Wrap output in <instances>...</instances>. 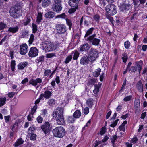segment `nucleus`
Segmentation results:
<instances>
[{"label": "nucleus", "mask_w": 147, "mask_h": 147, "mask_svg": "<svg viewBox=\"0 0 147 147\" xmlns=\"http://www.w3.org/2000/svg\"><path fill=\"white\" fill-rule=\"evenodd\" d=\"M63 111V109L59 108L53 113V117L55 119L57 123L59 125H63L65 123Z\"/></svg>", "instance_id": "1"}, {"label": "nucleus", "mask_w": 147, "mask_h": 147, "mask_svg": "<svg viewBox=\"0 0 147 147\" xmlns=\"http://www.w3.org/2000/svg\"><path fill=\"white\" fill-rule=\"evenodd\" d=\"M59 43L54 44L47 42L43 45L42 49L45 52H47L56 50L59 48Z\"/></svg>", "instance_id": "2"}, {"label": "nucleus", "mask_w": 147, "mask_h": 147, "mask_svg": "<svg viewBox=\"0 0 147 147\" xmlns=\"http://www.w3.org/2000/svg\"><path fill=\"white\" fill-rule=\"evenodd\" d=\"M10 13V16L15 18H18L22 15V10L18 4L11 8Z\"/></svg>", "instance_id": "3"}, {"label": "nucleus", "mask_w": 147, "mask_h": 147, "mask_svg": "<svg viewBox=\"0 0 147 147\" xmlns=\"http://www.w3.org/2000/svg\"><path fill=\"white\" fill-rule=\"evenodd\" d=\"M53 133L55 137L62 138L65 135V131L63 127L60 126L54 129L53 130Z\"/></svg>", "instance_id": "4"}, {"label": "nucleus", "mask_w": 147, "mask_h": 147, "mask_svg": "<svg viewBox=\"0 0 147 147\" xmlns=\"http://www.w3.org/2000/svg\"><path fill=\"white\" fill-rule=\"evenodd\" d=\"M142 61L136 62L135 65L132 66L129 69V72L130 73H134L138 71L140 73L142 69Z\"/></svg>", "instance_id": "5"}, {"label": "nucleus", "mask_w": 147, "mask_h": 147, "mask_svg": "<svg viewBox=\"0 0 147 147\" xmlns=\"http://www.w3.org/2000/svg\"><path fill=\"white\" fill-rule=\"evenodd\" d=\"M88 57L90 61H94L98 57V51L95 49L91 48L89 51Z\"/></svg>", "instance_id": "6"}, {"label": "nucleus", "mask_w": 147, "mask_h": 147, "mask_svg": "<svg viewBox=\"0 0 147 147\" xmlns=\"http://www.w3.org/2000/svg\"><path fill=\"white\" fill-rule=\"evenodd\" d=\"M105 10L107 13L111 16L117 13L115 6L113 4L108 5L106 7Z\"/></svg>", "instance_id": "7"}, {"label": "nucleus", "mask_w": 147, "mask_h": 147, "mask_svg": "<svg viewBox=\"0 0 147 147\" xmlns=\"http://www.w3.org/2000/svg\"><path fill=\"white\" fill-rule=\"evenodd\" d=\"M87 41H89L92 44L94 45H98L100 42V39L97 38L96 35L94 34L88 37Z\"/></svg>", "instance_id": "8"}, {"label": "nucleus", "mask_w": 147, "mask_h": 147, "mask_svg": "<svg viewBox=\"0 0 147 147\" xmlns=\"http://www.w3.org/2000/svg\"><path fill=\"white\" fill-rule=\"evenodd\" d=\"M38 53V51L35 47H33L30 48L28 53V56L30 57H34L37 56Z\"/></svg>", "instance_id": "9"}, {"label": "nucleus", "mask_w": 147, "mask_h": 147, "mask_svg": "<svg viewBox=\"0 0 147 147\" xmlns=\"http://www.w3.org/2000/svg\"><path fill=\"white\" fill-rule=\"evenodd\" d=\"M57 32L60 34H63L66 31V27L63 24H57L56 26Z\"/></svg>", "instance_id": "10"}, {"label": "nucleus", "mask_w": 147, "mask_h": 147, "mask_svg": "<svg viewBox=\"0 0 147 147\" xmlns=\"http://www.w3.org/2000/svg\"><path fill=\"white\" fill-rule=\"evenodd\" d=\"M41 129L45 134H49L50 131V125L48 122H46L41 126Z\"/></svg>", "instance_id": "11"}, {"label": "nucleus", "mask_w": 147, "mask_h": 147, "mask_svg": "<svg viewBox=\"0 0 147 147\" xmlns=\"http://www.w3.org/2000/svg\"><path fill=\"white\" fill-rule=\"evenodd\" d=\"M52 9L54 11L59 13L62 10V7L61 3H54Z\"/></svg>", "instance_id": "12"}, {"label": "nucleus", "mask_w": 147, "mask_h": 147, "mask_svg": "<svg viewBox=\"0 0 147 147\" xmlns=\"http://www.w3.org/2000/svg\"><path fill=\"white\" fill-rule=\"evenodd\" d=\"M28 46L26 44H24L20 46V53L22 55H25L28 51Z\"/></svg>", "instance_id": "13"}, {"label": "nucleus", "mask_w": 147, "mask_h": 147, "mask_svg": "<svg viewBox=\"0 0 147 147\" xmlns=\"http://www.w3.org/2000/svg\"><path fill=\"white\" fill-rule=\"evenodd\" d=\"M42 79L40 78H38L36 79H31L29 81V83L32 85L35 86L38 84H40L42 83Z\"/></svg>", "instance_id": "14"}, {"label": "nucleus", "mask_w": 147, "mask_h": 147, "mask_svg": "<svg viewBox=\"0 0 147 147\" xmlns=\"http://www.w3.org/2000/svg\"><path fill=\"white\" fill-rule=\"evenodd\" d=\"M52 93L49 90H46L44 93L40 95V98L42 99L43 97L46 99L49 98L52 95Z\"/></svg>", "instance_id": "15"}, {"label": "nucleus", "mask_w": 147, "mask_h": 147, "mask_svg": "<svg viewBox=\"0 0 147 147\" xmlns=\"http://www.w3.org/2000/svg\"><path fill=\"white\" fill-rule=\"evenodd\" d=\"M131 6L129 4L123 3L120 7V9L123 11L126 12L131 9Z\"/></svg>", "instance_id": "16"}, {"label": "nucleus", "mask_w": 147, "mask_h": 147, "mask_svg": "<svg viewBox=\"0 0 147 147\" xmlns=\"http://www.w3.org/2000/svg\"><path fill=\"white\" fill-rule=\"evenodd\" d=\"M89 58L87 56L82 57L80 59V64L83 65L88 64L89 61Z\"/></svg>", "instance_id": "17"}, {"label": "nucleus", "mask_w": 147, "mask_h": 147, "mask_svg": "<svg viewBox=\"0 0 147 147\" xmlns=\"http://www.w3.org/2000/svg\"><path fill=\"white\" fill-rule=\"evenodd\" d=\"M80 0H69L68 3L71 7H76L77 8L78 7V4Z\"/></svg>", "instance_id": "18"}, {"label": "nucleus", "mask_w": 147, "mask_h": 147, "mask_svg": "<svg viewBox=\"0 0 147 147\" xmlns=\"http://www.w3.org/2000/svg\"><path fill=\"white\" fill-rule=\"evenodd\" d=\"M137 89L140 92L143 91V84L141 80L139 81L136 84V85Z\"/></svg>", "instance_id": "19"}, {"label": "nucleus", "mask_w": 147, "mask_h": 147, "mask_svg": "<svg viewBox=\"0 0 147 147\" xmlns=\"http://www.w3.org/2000/svg\"><path fill=\"white\" fill-rule=\"evenodd\" d=\"M80 50L81 51H88L90 48V45L88 43L82 45L80 46Z\"/></svg>", "instance_id": "20"}, {"label": "nucleus", "mask_w": 147, "mask_h": 147, "mask_svg": "<svg viewBox=\"0 0 147 147\" xmlns=\"http://www.w3.org/2000/svg\"><path fill=\"white\" fill-rule=\"evenodd\" d=\"M55 13L52 11L48 12L45 14V17L46 18L51 19L55 16Z\"/></svg>", "instance_id": "21"}, {"label": "nucleus", "mask_w": 147, "mask_h": 147, "mask_svg": "<svg viewBox=\"0 0 147 147\" xmlns=\"http://www.w3.org/2000/svg\"><path fill=\"white\" fill-rule=\"evenodd\" d=\"M19 28L17 26L11 27L8 29V31L14 33L18 32Z\"/></svg>", "instance_id": "22"}, {"label": "nucleus", "mask_w": 147, "mask_h": 147, "mask_svg": "<svg viewBox=\"0 0 147 147\" xmlns=\"http://www.w3.org/2000/svg\"><path fill=\"white\" fill-rule=\"evenodd\" d=\"M101 84L98 83V84H95V88L93 90V92L94 94H97L99 92V89L100 88Z\"/></svg>", "instance_id": "23"}, {"label": "nucleus", "mask_w": 147, "mask_h": 147, "mask_svg": "<svg viewBox=\"0 0 147 147\" xmlns=\"http://www.w3.org/2000/svg\"><path fill=\"white\" fill-rule=\"evenodd\" d=\"M28 63L27 62H21L19 64L18 67L19 69H22L26 67Z\"/></svg>", "instance_id": "24"}, {"label": "nucleus", "mask_w": 147, "mask_h": 147, "mask_svg": "<svg viewBox=\"0 0 147 147\" xmlns=\"http://www.w3.org/2000/svg\"><path fill=\"white\" fill-rule=\"evenodd\" d=\"M86 103L89 107H92L93 105V99L92 98H89L87 100Z\"/></svg>", "instance_id": "25"}, {"label": "nucleus", "mask_w": 147, "mask_h": 147, "mask_svg": "<svg viewBox=\"0 0 147 147\" xmlns=\"http://www.w3.org/2000/svg\"><path fill=\"white\" fill-rule=\"evenodd\" d=\"M50 3V0H44L42 1V5L44 7H46L48 6Z\"/></svg>", "instance_id": "26"}, {"label": "nucleus", "mask_w": 147, "mask_h": 147, "mask_svg": "<svg viewBox=\"0 0 147 147\" xmlns=\"http://www.w3.org/2000/svg\"><path fill=\"white\" fill-rule=\"evenodd\" d=\"M81 115V113L80 111L78 110L75 111L74 113L73 116L74 118H79Z\"/></svg>", "instance_id": "27"}, {"label": "nucleus", "mask_w": 147, "mask_h": 147, "mask_svg": "<svg viewBox=\"0 0 147 147\" xmlns=\"http://www.w3.org/2000/svg\"><path fill=\"white\" fill-rule=\"evenodd\" d=\"M94 30V28L92 27L90 29H89L86 32L85 36L84 37H87L88 35L92 34L93 31Z\"/></svg>", "instance_id": "28"}, {"label": "nucleus", "mask_w": 147, "mask_h": 147, "mask_svg": "<svg viewBox=\"0 0 147 147\" xmlns=\"http://www.w3.org/2000/svg\"><path fill=\"white\" fill-rule=\"evenodd\" d=\"M101 69L100 68H98V69L94 71L93 73V75L95 77H98L100 74Z\"/></svg>", "instance_id": "29"}, {"label": "nucleus", "mask_w": 147, "mask_h": 147, "mask_svg": "<svg viewBox=\"0 0 147 147\" xmlns=\"http://www.w3.org/2000/svg\"><path fill=\"white\" fill-rule=\"evenodd\" d=\"M24 142L23 140L22 139V138H20L16 141L15 144V146H18L19 145H21L23 144Z\"/></svg>", "instance_id": "30"}, {"label": "nucleus", "mask_w": 147, "mask_h": 147, "mask_svg": "<svg viewBox=\"0 0 147 147\" xmlns=\"http://www.w3.org/2000/svg\"><path fill=\"white\" fill-rule=\"evenodd\" d=\"M55 100L53 99H49L47 102V104L50 106H53L55 104Z\"/></svg>", "instance_id": "31"}, {"label": "nucleus", "mask_w": 147, "mask_h": 147, "mask_svg": "<svg viewBox=\"0 0 147 147\" xmlns=\"http://www.w3.org/2000/svg\"><path fill=\"white\" fill-rule=\"evenodd\" d=\"M42 19V16L41 13L40 12L39 13L37 16V22L38 23H39L41 21Z\"/></svg>", "instance_id": "32"}, {"label": "nucleus", "mask_w": 147, "mask_h": 147, "mask_svg": "<svg viewBox=\"0 0 147 147\" xmlns=\"http://www.w3.org/2000/svg\"><path fill=\"white\" fill-rule=\"evenodd\" d=\"M6 100V98L5 97L0 98V107L5 104Z\"/></svg>", "instance_id": "33"}, {"label": "nucleus", "mask_w": 147, "mask_h": 147, "mask_svg": "<svg viewBox=\"0 0 147 147\" xmlns=\"http://www.w3.org/2000/svg\"><path fill=\"white\" fill-rule=\"evenodd\" d=\"M135 108L136 110H138L140 107V101L139 100L135 101Z\"/></svg>", "instance_id": "34"}, {"label": "nucleus", "mask_w": 147, "mask_h": 147, "mask_svg": "<svg viewBox=\"0 0 147 147\" xmlns=\"http://www.w3.org/2000/svg\"><path fill=\"white\" fill-rule=\"evenodd\" d=\"M66 21L67 24L69 26V29L70 30L72 27V22L71 20L68 19H66Z\"/></svg>", "instance_id": "35"}, {"label": "nucleus", "mask_w": 147, "mask_h": 147, "mask_svg": "<svg viewBox=\"0 0 147 147\" xmlns=\"http://www.w3.org/2000/svg\"><path fill=\"white\" fill-rule=\"evenodd\" d=\"M132 98V96L129 95L125 97L123 99V100L124 101L127 102L131 100Z\"/></svg>", "instance_id": "36"}, {"label": "nucleus", "mask_w": 147, "mask_h": 147, "mask_svg": "<svg viewBox=\"0 0 147 147\" xmlns=\"http://www.w3.org/2000/svg\"><path fill=\"white\" fill-rule=\"evenodd\" d=\"M75 121L74 117L72 116L69 117L67 119V121L68 123H72Z\"/></svg>", "instance_id": "37"}, {"label": "nucleus", "mask_w": 147, "mask_h": 147, "mask_svg": "<svg viewBox=\"0 0 147 147\" xmlns=\"http://www.w3.org/2000/svg\"><path fill=\"white\" fill-rule=\"evenodd\" d=\"M32 31L33 32L35 33L37 31V25L34 23L32 24Z\"/></svg>", "instance_id": "38"}, {"label": "nucleus", "mask_w": 147, "mask_h": 147, "mask_svg": "<svg viewBox=\"0 0 147 147\" xmlns=\"http://www.w3.org/2000/svg\"><path fill=\"white\" fill-rule=\"evenodd\" d=\"M16 65L15 61V60H12L11 62V66L12 71H14Z\"/></svg>", "instance_id": "39"}, {"label": "nucleus", "mask_w": 147, "mask_h": 147, "mask_svg": "<svg viewBox=\"0 0 147 147\" xmlns=\"http://www.w3.org/2000/svg\"><path fill=\"white\" fill-rule=\"evenodd\" d=\"M74 7L73 8H71L69 9V10L68 12L70 14H72L74 13L76 11V10L78 8V7L76 8V7Z\"/></svg>", "instance_id": "40"}, {"label": "nucleus", "mask_w": 147, "mask_h": 147, "mask_svg": "<svg viewBox=\"0 0 147 147\" xmlns=\"http://www.w3.org/2000/svg\"><path fill=\"white\" fill-rule=\"evenodd\" d=\"M97 82L96 79H92L89 81L88 83L89 84L94 85Z\"/></svg>", "instance_id": "41"}, {"label": "nucleus", "mask_w": 147, "mask_h": 147, "mask_svg": "<svg viewBox=\"0 0 147 147\" xmlns=\"http://www.w3.org/2000/svg\"><path fill=\"white\" fill-rule=\"evenodd\" d=\"M117 136L116 135H114L111 138V142L113 144V147H114V142L117 139Z\"/></svg>", "instance_id": "42"}, {"label": "nucleus", "mask_w": 147, "mask_h": 147, "mask_svg": "<svg viewBox=\"0 0 147 147\" xmlns=\"http://www.w3.org/2000/svg\"><path fill=\"white\" fill-rule=\"evenodd\" d=\"M72 58L71 55H69L66 58V60L65 62L66 63H68L72 59Z\"/></svg>", "instance_id": "43"}, {"label": "nucleus", "mask_w": 147, "mask_h": 147, "mask_svg": "<svg viewBox=\"0 0 147 147\" xmlns=\"http://www.w3.org/2000/svg\"><path fill=\"white\" fill-rule=\"evenodd\" d=\"M55 56V53H51L47 54L46 57L48 58H51Z\"/></svg>", "instance_id": "44"}, {"label": "nucleus", "mask_w": 147, "mask_h": 147, "mask_svg": "<svg viewBox=\"0 0 147 147\" xmlns=\"http://www.w3.org/2000/svg\"><path fill=\"white\" fill-rule=\"evenodd\" d=\"M79 53L78 52H75L74 53V55L73 57V59L74 60L77 59L78 58L79 56Z\"/></svg>", "instance_id": "45"}, {"label": "nucleus", "mask_w": 147, "mask_h": 147, "mask_svg": "<svg viewBox=\"0 0 147 147\" xmlns=\"http://www.w3.org/2000/svg\"><path fill=\"white\" fill-rule=\"evenodd\" d=\"M31 21L30 19L27 18L26 20H25L23 22V24L24 26H26Z\"/></svg>", "instance_id": "46"}, {"label": "nucleus", "mask_w": 147, "mask_h": 147, "mask_svg": "<svg viewBox=\"0 0 147 147\" xmlns=\"http://www.w3.org/2000/svg\"><path fill=\"white\" fill-rule=\"evenodd\" d=\"M34 35L33 34H31L29 40V44H31L32 43L34 40Z\"/></svg>", "instance_id": "47"}, {"label": "nucleus", "mask_w": 147, "mask_h": 147, "mask_svg": "<svg viewBox=\"0 0 147 147\" xmlns=\"http://www.w3.org/2000/svg\"><path fill=\"white\" fill-rule=\"evenodd\" d=\"M106 131V129L105 127H103L101 129L100 134L101 135H102Z\"/></svg>", "instance_id": "48"}, {"label": "nucleus", "mask_w": 147, "mask_h": 147, "mask_svg": "<svg viewBox=\"0 0 147 147\" xmlns=\"http://www.w3.org/2000/svg\"><path fill=\"white\" fill-rule=\"evenodd\" d=\"M101 142L102 141H99V140H96L93 144V146H94V147H97L99 144L101 143Z\"/></svg>", "instance_id": "49"}, {"label": "nucleus", "mask_w": 147, "mask_h": 147, "mask_svg": "<svg viewBox=\"0 0 147 147\" xmlns=\"http://www.w3.org/2000/svg\"><path fill=\"white\" fill-rule=\"evenodd\" d=\"M130 45V43L128 41L125 42L124 43V46L127 49H128Z\"/></svg>", "instance_id": "50"}, {"label": "nucleus", "mask_w": 147, "mask_h": 147, "mask_svg": "<svg viewBox=\"0 0 147 147\" xmlns=\"http://www.w3.org/2000/svg\"><path fill=\"white\" fill-rule=\"evenodd\" d=\"M44 57L43 56L39 57L37 58V60L38 61V62L43 61L44 60Z\"/></svg>", "instance_id": "51"}, {"label": "nucleus", "mask_w": 147, "mask_h": 147, "mask_svg": "<svg viewBox=\"0 0 147 147\" xmlns=\"http://www.w3.org/2000/svg\"><path fill=\"white\" fill-rule=\"evenodd\" d=\"M51 73V71L50 70H46L44 72V76H48Z\"/></svg>", "instance_id": "52"}, {"label": "nucleus", "mask_w": 147, "mask_h": 147, "mask_svg": "<svg viewBox=\"0 0 147 147\" xmlns=\"http://www.w3.org/2000/svg\"><path fill=\"white\" fill-rule=\"evenodd\" d=\"M37 120L38 123H41L42 122L43 118L40 116H39L37 117Z\"/></svg>", "instance_id": "53"}, {"label": "nucleus", "mask_w": 147, "mask_h": 147, "mask_svg": "<svg viewBox=\"0 0 147 147\" xmlns=\"http://www.w3.org/2000/svg\"><path fill=\"white\" fill-rule=\"evenodd\" d=\"M119 120V119H117L115 120L113 123H112L110 125V126L112 127H114L117 125V122Z\"/></svg>", "instance_id": "54"}, {"label": "nucleus", "mask_w": 147, "mask_h": 147, "mask_svg": "<svg viewBox=\"0 0 147 147\" xmlns=\"http://www.w3.org/2000/svg\"><path fill=\"white\" fill-rule=\"evenodd\" d=\"M35 129V128L34 127H30L28 129V133H31L32 132L34 131Z\"/></svg>", "instance_id": "55"}, {"label": "nucleus", "mask_w": 147, "mask_h": 147, "mask_svg": "<svg viewBox=\"0 0 147 147\" xmlns=\"http://www.w3.org/2000/svg\"><path fill=\"white\" fill-rule=\"evenodd\" d=\"M119 129L120 130V131H123V132H124L125 130V126L123 125H121L119 126Z\"/></svg>", "instance_id": "56"}, {"label": "nucleus", "mask_w": 147, "mask_h": 147, "mask_svg": "<svg viewBox=\"0 0 147 147\" xmlns=\"http://www.w3.org/2000/svg\"><path fill=\"white\" fill-rule=\"evenodd\" d=\"M36 135L34 134H32L30 136V139L31 140H34L36 139Z\"/></svg>", "instance_id": "57"}, {"label": "nucleus", "mask_w": 147, "mask_h": 147, "mask_svg": "<svg viewBox=\"0 0 147 147\" xmlns=\"http://www.w3.org/2000/svg\"><path fill=\"white\" fill-rule=\"evenodd\" d=\"M5 24L3 23H0V30L4 29L5 26Z\"/></svg>", "instance_id": "58"}, {"label": "nucleus", "mask_w": 147, "mask_h": 147, "mask_svg": "<svg viewBox=\"0 0 147 147\" xmlns=\"http://www.w3.org/2000/svg\"><path fill=\"white\" fill-rule=\"evenodd\" d=\"M89 112V109L88 107H86L84 110V113L85 114H87Z\"/></svg>", "instance_id": "59"}, {"label": "nucleus", "mask_w": 147, "mask_h": 147, "mask_svg": "<svg viewBox=\"0 0 147 147\" xmlns=\"http://www.w3.org/2000/svg\"><path fill=\"white\" fill-rule=\"evenodd\" d=\"M94 19L96 21H98L100 18V16L98 15H95L94 17Z\"/></svg>", "instance_id": "60"}, {"label": "nucleus", "mask_w": 147, "mask_h": 147, "mask_svg": "<svg viewBox=\"0 0 147 147\" xmlns=\"http://www.w3.org/2000/svg\"><path fill=\"white\" fill-rule=\"evenodd\" d=\"M15 94V93L14 92H9L8 93V96L10 98L13 97Z\"/></svg>", "instance_id": "61"}, {"label": "nucleus", "mask_w": 147, "mask_h": 147, "mask_svg": "<svg viewBox=\"0 0 147 147\" xmlns=\"http://www.w3.org/2000/svg\"><path fill=\"white\" fill-rule=\"evenodd\" d=\"M84 25L86 26H89V22L87 20H85L84 21Z\"/></svg>", "instance_id": "62"}, {"label": "nucleus", "mask_w": 147, "mask_h": 147, "mask_svg": "<svg viewBox=\"0 0 147 147\" xmlns=\"http://www.w3.org/2000/svg\"><path fill=\"white\" fill-rule=\"evenodd\" d=\"M142 49L144 51H146L147 49V45H143L142 46Z\"/></svg>", "instance_id": "63"}, {"label": "nucleus", "mask_w": 147, "mask_h": 147, "mask_svg": "<svg viewBox=\"0 0 147 147\" xmlns=\"http://www.w3.org/2000/svg\"><path fill=\"white\" fill-rule=\"evenodd\" d=\"M138 140V139L136 137H134L132 140V142L134 144L136 143Z\"/></svg>", "instance_id": "64"}]
</instances>
